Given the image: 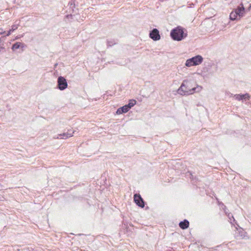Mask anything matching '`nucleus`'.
I'll list each match as a JSON object with an SVG mask.
<instances>
[{
	"label": "nucleus",
	"mask_w": 251,
	"mask_h": 251,
	"mask_svg": "<svg viewBox=\"0 0 251 251\" xmlns=\"http://www.w3.org/2000/svg\"><path fill=\"white\" fill-rule=\"evenodd\" d=\"M191 82L188 80H183L180 87L177 90V93L181 95H189L201 90V87L197 86L191 88Z\"/></svg>",
	"instance_id": "f257e3e1"
},
{
	"label": "nucleus",
	"mask_w": 251,
	"mask_h": 251,
	"mask_svg": "<svg viewBox=\"0 0 251 251\" xmlns=\"http://www.w3.org/2000/svg\"><path fill=\"white\" fill-rule=\"evenodd\" d=\"M187 36V31L183 27L178 26L173 28L170 32V36L174 41H180Z\"/></svg>",
	"instance_id": "f03ea898"
},
{
	"label": "nucleus",
	"mask_w": 251,
	"mask_h": 251,
	"mask_svg": "<svg viewBox=\"0 0 251 251\" xmlns=\"http://www.w3.org/2000/svg\"><path fill=\"white\" fill-rule=\"evenodd\" d=\"M203 57L200 55H196L188 59L185 62V66L190 67L201 64L203 61Z\"/></svg>",
	"instance_id": "7ed1b4c3"
},
{
	"label": "nucleus",
	"mask_w": 251,
	"mask_h": 251,
	"mask_svg": "<svg viewBox=\"0 0 251 251\" xmlns=\"http://www.w3.org/2000/svg\"><path fill=\"white\" fill-rule=\"evenodd\" d=\"M68 87L66 79L63 76H59L57 78V88L60 90H64Z\"/></svg>",
	"instance_id": "20e7f679"
},
{
	"label": "nucleus",
	"mask_w": 251,
	"mask_h": 251,
	"mask_svg": "<svg viewBox=\"0 0 251 251\" xmlns=\"http://www.w3.org/2000/svg\"><path fill=\"white\" fill-rule=\"evenodd\" d=\"M134 201L139 207L143 208L145 206V202L139 194L134 195Z\"/></svg>",
	"instance_id": "39448f33"
},
{
	"label": "nucleus",
	"mask_w": 251,
	"mask_h": 251,
	"mask_svg": "<svg viewBox=\"0 0 251 251\" xmlns=\"http://www.w3.org/2000/svg\"><path fill=\"white\" fill-rule=\"evenodd\" d=\"M150 37L154 41H157L160 39L159 31L156 28H153L150 32Z\"/></svg>",
	"instance_id": "423d86ee"
},
{
	"label": "nucleus",
	"mask_w": 251,
	"mask_h": 251,
	"mask_svg": "<svg viewBox=\"0 0 251 251\" xmlns=\"http://www.w3.org/2000/svg\"><path fill=\"white\" fill-rule=\"evenodd\" d=\"M241 6H238L237 8L235 9L234 12H236L237 15L239 16V19L244 16L245 12V8L242 3L240 4Z\"/></svg>",
	"instance_id": "0eeeda50"
},
{
	"label": "nucleus",
	"mask_w": 251,
	"mask_h": 251,
	"mask_svg": "<svg viewBox=\"0 0 251 251\" xmlns=\"http://www.w3.org/2000/svg\"><path fill=\"white\" fill-rule=\"evenodd\" d=\"M72 130H69L67 133H64L63 134H60L58 135L57 138L59 139H67L69 137H72L73 136V133H74V131L72 132Z\"/></svg>",
	"instance_id": "6e6552de"
},
{
	"label": "nucleus",
	"mask_w": 251,
	"mask_h": 251,
	"mask_svg": "<svg viewBox=\"0 0 251 251\" xmlns=\"http://www.w3.org/2000/svg\"><path fill=\"white\" fill-rule=\"evenodd\" d=\"M130 109L128 108L127 105L126 104L124 106L119 108L116 111V113L118 115L122 114L123 113H126Z\"/></svg>",
	"instance_id": "1a4fd4ad"
},
{
	"label": "nucleus",
	"mask_w": 251,
	"mask_h": 251,
	"mask_svg": "<svg viewBox=\"0 0 251 251\" xmlns=\"http://www.w3.org/2000/svg\"><path fill=\"white\" fill-rule=\"evenodd\" d=\"M189 226V222L187 220H184L182 221H181L179 224V227L182 229H185L187 228Z\"/></svg>",
	"instance_id": "9d476101"
},
{
	"label": "nucleus",
	"mask_w": 251,
	"mask_h": 251,
	"mask_svg": "<svg viewBox=\"0 0 251 251\" xmlns=\"http://www.w3.org/2000/svg\"><path fill=\"white\" fill-rule=\"evenodd\" d=\"M25 46V45L21 42H16L14 44L11 48V49L14 51L16 49H19L20 48H24Z\"/></svg>",
	"instance_id": "9b49d317"
},
{
	"label": "nucleus",
	"mask_w": 251,
	"mask_h": 251,
	"mask_svg": "<svg viewBox=\"0 0 251 251\" xmlns=\"http://www.w3.org/2000/svg\"><path fill=\"white\" fill-rule=\"evenodd\" d=\"M117 44V41L115 39H110L107 40V47H112Z\"/></svg>",
	"instance_id": "f8f14e48"
},
{
	"label": "nucleus",
	"mask_w": 251,
	"mask_h": 251,
	"mask_svg": "<svg viewBox=\"0 0 251 251\" xmlns=\"http://www.w3.org/2000/svg\"><path fill=\"white\" fill-rule=\"evenodd\" d=\"M237 14L236 12H234V11L231 12L230 14L229 18L231 21H234L237 19Z\"/></svg>",
	"instance_id": "ddd939ff"
},
{
	"label": "nucleus",
	"mask_w": 251,
	"mask_h": 251,
	"mask_svg": "<svg viewBox=\"0 0 251 251\" xmlns=\"http://www.w3.org/2000/svg\"><path fill=\"white\" fill-rule=\"evenodd\" d=\"M136 103V101L134 100H130L129 101V102L127 104L128 108L130 109L132 107H133Z\"/></svg>",
	"instance_id": "4468645a"
},
{
	"label": "nucleus",
	"mask_w": 251,
	"mask_h": 251,
	"mask_svg": "<svg viewBox=\"0 0 251 251\" xmlns=\"http://www.w3.org/2000/svg\"><path fill=\"white\" fill-rule=\"evenodd\" d=\"M227 216L229 218V220L231 224H233V222H235V220L233 216H232V215L230 213H228L227 214Z\"/></svg>",
	"instance_id": "2eb2a0df"
},
{
	"label": "nucleus",
	"mask_w": 251,
	"mask_h": 251,
	"mask_svg": "<svg viewBox=\"0 0 251 251\" xmlns=\"http://www.w3.org/2000/svg\"><path fill=\"white\" fill-rule=\"evenodd\" d=\"M234 98L236 100H243V96H242V94H236L234 95Z\"/></svg>",
	"instance_id": "dca6fc26"
},
{
	"label": "nucleus",
	"mask_w": 251,
	"mask_h": 251,
	"mask_svg": "<svg viewBox=\"0 0 251 251\" xmlns=\"http://www.w3.org/2000/svg\"><path fill=\"white\" fill-rule=\"evenodd\" d=\"M243 96V100H249L250 99V95L248 93H246L245 94H242Z\"/></svg>",
	"instance_id": "f3484780"
},
{
	"label": "nucleus",
	"mask_w": 251,
	"mask_h": 251,
	"mask_svg": "<svg viewBox=\"0 0 251 251\" xmlns=\"http://www.w3.org/2000/svg\"><path fill=\"white\" fill-rule=\"evenodd\" d=\"M18 28V25H13L12 26V28L11 29H10L11 31H12V32L14 31V30H15L16 29H17Z\"/></svg>",
	"instance_id": "a211bd4d"
},
{
	"label": "nucleus",
	"mask_w": 251,
	"mask_h": 251,
	"mask_svg": "<svg viewBox=\"0 0 251 251\" xmlns=\"http://www.w3.org/2000/svg\"><path fill=\"white\" fill-rule=\"evenodd\" d=\"M5 36H3L2 37H1L0 38V43H3L4 42V40H5Z\"/></svg>",
	"instance_id": "6ab92c4d"
},
{
	"label": "nucleus",
	"mask_w": 251,
	"mask_h": 251,
	"mask_svg": "<svg viewBox=\"0 0 251 251\" xmlns=\"http://www.w3.org/2000/svg\"><path fill=\"white\" fill-rule=\"evenodd\" d=\"M1 51H5V48L2 46L0 47V52Z\"/></svg>",
	"instance_id": "aec40b11"
},
{
	"label": "nucleus",
	"mask_w": 251,
	"mask_h": 251,
	"mask_svg": "<svg viewBox=\"0 0 251 251\" xmlns=\"http://www.w3.org/2000/svg\"><path fill=\"white\" fill-rule=\"evenodd\" d=\"M12 32V31H11V30L10 29V30L8 31V32H7V34H6V36H8L10 35L11 34V32Z\"/></svg>",
	"instance_id": "412c9836"
},
{
	"label": "nucleus",
	"mask_w": 251,
	"mask_h": 251,
	"mask_svg": "<svg viewBox=\"0 0 251 251\" xmlns=\"http://www.w3.org/2000/svg\"><path fill=\"white\" fill-rule=\"evenodd\" d=\"M72 15L71 14H70V15H67V17H68V18H69L70 17H72Z\"/></svg>",
	"instance_id": "4be33fe9"
},
{
	"label": "nucleus",
	"mask_w": 251,
	"mask_h": 251,
	"mask_svg": "<svg viewBox=\"0 0 251 251\" xmlns=\"http://www.w3.org/2000/svg\"><path fill=\"white\" fill-rule=\"evenodd\" d=\"M4 33H5V31H4V32H0V35H1V34H4Z\"/></svg>",
	"instance_id": "5701e85b"
},
{
	"label": "nucleus",
	"mask_w": 251,
	"mask_h": 251,
	"mask_svg": "<svg viewBox=\"0 0 251 251\" xmlns=\"http://www.w3.org/2000/svg\"><path fill=\"white\" fill-rule=\"evenodd\" d=\"M241 236L243 238H244V237H245V236H244V235L243 236L242 234Z\"/></svg>",
	"instance_id": "b1692460"
}]
</instances>
